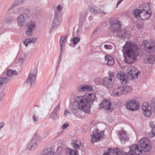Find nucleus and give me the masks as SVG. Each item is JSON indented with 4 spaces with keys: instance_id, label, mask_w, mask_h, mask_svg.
Instances as JSON below:
<instances>
[{
    "instance_id": "f257e3e1",
    "label": "nucleus",
    "mask_w": 155,
    "mask_h": 155,
    "mask_svg": "<svg viewBox=\"0 0 155 155\" xmlns=\"http://www.w3.org/2000/svg\"><path fill=\"white\" fill-rule=\"evenodd\" d=\"M95 94H91L88 96L87 95L83 96H78L75 98V101L73 103L71 112L77 115L79 111L82 110L85 114L90 111L91 105L93 104L94 101H97Z\"/></svg>"
},
{
    "instance_id": "f03ea898",
    "label": "nucleus",
    "mask_w": 155,
    "mask_h": 155,
    "mask_svg": "<svg viewBox=\"0 0 155 155\" xmlns=\"http://www.w3.org/2000/svg\"><path fill=\"white\" fill-rule=\"evenodd\" d=\"M122 51L124 54V61L129 64H132L137 60L139 54L140 50L134 42H126L123 47Z\"/></svg>"
},
{
    "instance_id": "7ed1b4c3",
    "label": "nucleus",
    "mask_w": 155,
    "mask_h": 155,
    "mask_svg": "<svg viewBox=\"0 0 155 155\" xmlns=\"http://www.w3.org/2000/svg\"><path fill=\"white\" fill-rule=\"evenodd\" d=\"M150 141L147 138L143 137L141 138L139 141V145L134 144L129 147L130 151L125 152V155H140L142 152H149L151 149L150 145Z\"/></svg>"
},
{
    "instance_id": "20e7f679",
    "label": "nucleus",
    "mask_w": 155,
    "mask_h": 155,
    "mask_svg": "<svg viewBox=\"0 0 155 155\" xmlns=\"http://www.w3.org/2000/svg\"><path fill=\"white\" fill-rule=\"evenodd\" d=\"M126 74L123 72H120L117 75V78L122 85H125L128 81L127 77H131L132 79L137 78L140 74V72L134 66H131L127 69Z\"/></svg>"
},
{
    "instance_id": "39448f33",
    "label": "nucleus",
    "mask_w": 155,
    "mask_h": 155,
    "mask_svg": "<svg viewBox=\"0 0 155 155\" xmlns=\"http://www.w3.org/2000/svg\"><path fill=\"white\" fill-rule=\"evenodd\" d=\"M142 45L145 47L144 50L147 53L153 52L155 50V41L154 40L143 41Z\"/></svg>"
},
{
    "instance_id": "423d86ee",
    "label": "nucleus",
    "mask_w": 155,
    "mask_h": 155,
    "mask_svg": "<svg viewBox=\"0 0 155 155\" xmlns=\"http://www.w3.org/2000/svg\"><path fill=\"white\" fill-rule=\"evenodd\" d=\"M104 83L103 86L108 89H111L114 87V78L112 75H109L108 77L104 78Z\"/></svg>"
},
{
    "instance_id": "0eeeda50",
    "label": "nucleus",
    "mask_w": 155,
    "mask_h": 155,
    "mask_svg": "<svg viewBox=\"0 0 155 155\" xmlns=\"http://www.w3.org/2000/svg\"><path fill=\"white\" fill-rule=\"evenodd\" d=\"M41 140V138L38 134H35L31 140L28 144V149L31 150L34 149L40 143Z\"/></svg>"
},
{
    "instance_id": "6e6552de",
    "label": "nucleus",
    "mask_w": 155,
    "mask_h": 155,
    "mask_svg": "<svg viewBox=\"0 0 155 155\" xmlns=\"http://www.w3.org/2000/svg\"><path fill=\"white\" fill-rule=\"evenodd\" d=\"M125 105L127 109L133 111L139 109L140 104L135 99H132L128 100L126 103Z\"/></svg>"
},
{
    "instance_id": "1a4fd4ad",
    "label": "nucleus",
    "mask_w": 155,
    "mask_h": 155,
    "mask_svg": "<svg viewBox=\"0 0 155 155\" xmlns=\"http://www.w3.org/2000/svg\"><path fill=\"white\" fill-rule=\"evenodd\" d=\"M37 72V68L35 69V68L31 69L29 74L28 79L25 81V82L28 84H30L31 87L32 86V84L34 83L36 79Z\"/></svg>"
},
{
    "instance_id": "9d476101",
    "label": "nucleus",
    "mask_w": 155,
    "mask_h": 155,
    "mask_svg": "<svg viewBox=\"0 0 155 155\" xmlns=\"http://www.w3.org/2000/svg\"><path fill=\"white\" fill-rule=\"evenodd\" d=\"M30 20L29 16L26 14L20 15L17 19L18 25L21 26H26Z\"/></svg>"
},
{
    "instance_id": "9b49d317",
    "label": "nucleus",
    "mask_w": 155,
    "mask_h": 155,
    "mask_svg": "<svg viewBox=\"0 0 155 155\" xmlns=\"http://www.w3.org/2000/svg\"><path fill=\"white\" fill-rule=\"evenodd\" d=\"M110 29L113 32H116L118 33L121 27L122 24L121 21L117 20L114 22L110 23Z\"/></svg>"
},
{
    "instance_id": "f8f14e48",
    "label": "nucleus",
    "mask_w": 155,
    "mask_h": 155,
    "mask_svg": "<svg viewBox=\"0 0 155 155\" xmlns=\"http://www.w3.org/2000/svg\"><path fill=\"white\" fill-rule=\"evenodd\" d=\"M54 17L53 22L51 24V29L49 31L50 33L52 31H54L58 28V26L61 24V21L59 16L58 14H55Z\"/></svg>"
},
{
    "instance_id": "ddd939ff",
    "label": "nucleus",
    "mask_w": 155,
    "mask_h": 155,
    "mask_svg": "<svg viewBox=\"0 0 155 155\" xmlns=\"http://www.w3.org/2000/svg\"><path fill=\"white\" fill-rule=\"evenodd\" d=\"M99 105L101 108H104L107 110L108 112H111L113 110V108L111 107V103L109 100L104 98Z\"/></svg>"
},
{
    "instance_id": "4468645a",
    "label": "nucleus",
    "mask_w": 155,
    "mask_h": 155,
    "mask_svg": "<svg viewBox=\"0 0 155 155\" xmlns=\"http://www.w3.org/2000/svg\"><path fill=\"white\" fill-rule=\"evenodd\" d=\"M95 129V131L93 132V134L91 137V140L92 143L100 140L101 138L102 134L103 133L102 131H101V133H99L97 129Z\"/></svg>"
},
{
    "instance_id": "2eb2a0df",
    "label": "nucleus",
    "mask_w": 155,
    "mask_h": 155,
    "mask_svg": "<svg viewBox=\"0 0 155 155\" xmlns=\"http://www.w3.org/2000/svg\"><path fill=\"white\" fill-rule=\"evenodd\" d=\"M146 133L147 136L151 138L154 137L155 135V125L153 123H150L149 126L146 130Z\"/></svg>"
},
{
    "instance_id": "dca6fc26",
    "label": "nucleus",
    "mask_w": 155,
    "mask_h": 155,
    "mask_svg": "<svg viewBox=\"0 0 155 155\" xmlns=\"http://www.w3.org/2000/svg\"><path fill=\"white\" fill-rule=\"evenodd\" d=\"M60 110V104H58L51 113L50 117L53 120H56L59 117V112Z\"/></svg>"
},
{
    "instance_id": "f3484780",
    "label": "nucleus",
    "mask_w": 155,
    "mask_h": 155,
    "mask_svg": "<svg viewBox=\"0 0 155 155\" xmlns=\"http://www.w3.org/2000/svg\"><path fill=\"white\" fill-rule=\"evenodd\" d=\"M152 14L151 10H149V11H141L140 17L141 19L143 20H144L149 18Z\"/></svg>"
},
{
    "instance_id": "a211bd4d",
    "label": "nucleus",
    "mask_w": 155,
    "mask_h": 155,
    "mask_svg": "<svg viewBox=\"0 0 155 155\" xmlns=\"http://www.w3.org/2000/svg\"><path fill=\"white\" fill-rule=\"evenodd\" d=\"M124 87L123 86L118 87L117 88H114L113 91V94L115 96H120L123 94H124Z\"/></svg>"
},
{
    "instance_id": "6ab92c4d",
    "label": "nucleus",
    "mask_w": 155,
    "mask_h": 155,
    "mask_svg": "<svg viewBox=\"0 0 155 155\" xmlns=\"http://www.w3.org/2000/svg\"><path fill=\"white\" fill-rule=\"evenodd\" d=\"M119 134V139L122 143H124L126 141L129 139L128 136L126 134V132L124 130L120 132Z\"/></svg>"
},
{
    "instance_id": "aec40b11",
    "label": "nucleus",
    "mask_w": 155,
    "mask_h": 155,
    "mask_svg": "<svg viewBox=\"0 0 155 155\" xmlns=\"http://www.w3.org/2000/svg\"><path fill=\"white\" fill-rule=\"evenodd\" d=\"M35 25V23L34 22H31L30 24L28 26L27 29L26 34L29 36L31 35L33 33V30L34 29Z\"/></svg>"
},
{
    "instance_id": "412c9836",
    "label": "nucleus",
    "mask_w": 155,
    "mask_h": 155,
    "mask_svg": "<svg viewBox=\"0 0 155 155\" xmlns=\"http://www.w3.org/2000/svg\"><path fill=\"white\" fill-rule=\"evenodd\" d=\"M90 11L92 14L93 15L97 14H105L102 10L100 9V8L96 6L90 9Z\"/></svg>"
},
{
    "instance_id": "4be33fe9",
    "label": "nucleus",
    "mask_w": 155,
    "mask_h": 155,
    "mask_svg": "<svg viewBox=\"0 0 155 155\" xmlns=\"http://www.w3.org/2000/svg\"><path fill=\"white\" fill-rule=\"evenodd\" d=\"M105 60L107 61V64L108 65L112 66L114 65L115 63V60L113 57L110 55H105Z\"/></svg>"
},
{
    "instance_id": "5701e85b",
    "label": "nucleus",
    "mask_w": 155,
    "mask_h": 155,
    "mask_svg": "<svg viewBox=\"0 0 155 155\" xmlns=\"http://www.w3.org/2000/svg\"><path fill=\"white\" fill-rule=\"evenodd\" d=\"M67 35L66 36H62L60 38L59 42L60 50H61V52L62 51V49H63V46H65L67 42Z\"/></svg>"
},
{
    "instance_id": "b1692460",
    "label": "nucleus",
    "mask_w": 155,
    "mask_h": 155,
    "mask_svg": "<svg viewBox=\"0 0 155 155\" xmlns=\"http://www.w3.org/2000/svg\"><path fill=\"white\" fill-rule=\"evenodd\" d=\"M140 13V9H136L132 12V16L134 18H136L138 19L140 18L141 19Z\"/></svg>"
},
{
    "instance_id": "393cba45",
    "label": "nucleus",
    "mask_w": 155,
    "mask_h": 155,
    "mask_svg": "<svg viewBox=\"0 0 155 155\" xmlns=\"http://www.w3.org/2000/svg\"><path fill=\"white\" fill-rule=\"evenodd\" d=\"M119 33L120 35L119 37L120 38L122 37L126 38L127 36H128L129 34V31L125 29H122L121 31H120Z\"/></svg>"
},
{
    "instance_id": "a878e982",
    "label": "nucleus",
    "mask_w": 155,
    "mask_h": 155,
    "mask_svg": "<svg viewBox=\"0 0 155 155\" xmlns=\"http://www.w3.org/2000/svg\"><path fill=\"white\" fill-rule=\"evenodd\" d=\"M65 152L67 155H79L78 151L76 150H72L68 148L66 149Z\"/></svg>"
},
{
    "instance_id": "bb28decb",
    "label": "nucleus",
    "mask_w": 155,
    "mask_h": 155,
    "mask_svg": "<svg viewBox=\"0 0 155 155\" xmlns=\"http://www.w3.org/2000/svg\"><path fill=\"white\" fill-rule=\"evenodd\" d=\"M10 80L9 78L6 77L0 78V88L3 84L8 83Z\"/></svg>"
},
{
    "instance_id": "cd10ccee",
    "label": "nucleus",
    "mask_w": 155,
    "mask_h": 155,
    "mask_svg": "<svg viewBox=\"0 0 155 155\" xmlns=\"http://www.w3.org/2000/svg\"><path fill=\"white\" fill-rule=\"evenodd\" d=\"M54 152L51 148H48L45 149L42 153V155H54Z\"/></svg>"
},
{
    "instance_id": "c85d7f7f",
    "label": "nucleus",
    "mask_w": 155,
    "mask_h": 155,
    "mask_svg": "<svg viewBox=\"0 0 155 155\" xmlns=\"http://www.w3.org/2000/svg\"><path fill=\"white\" fill-rule=\"evenodd\" d=\"M6 75L7 76H12L13 74L16 75L17 73L15 70H13L11 69H8L6 72Z\"/></svg>"
},
{
    "instance_id": "c756f323",
    "label": "nucleus",
    "mask_w": 155,
    "mask_h": 155,
    "mask_svg": "<svg viewBox=\"0 0 155 155\" xmlns=\"http://www.w3.org/2000/svg\"><path fill=\"white\" fill-rule=\"evenodd\" d=\"M104 78L103 79L100 78H96L94 80V81L96 84L98 85H102L104 83Z\"/></svg>"
},
{
    "instance_id": "7c9ffc66",
    "label": "nucleus",
    "mask_w": 155,
    "mask_h": 155,
    "mask_svg": "<svg viewBox=\"0 0 155 155\" xmlns=\"http://www.w3.org/2000/svg\"><path fill=\"white\" fill-rule=\"evenodd\" d=\"M139 8H141L140 9V11H149V10H151L149 7V5L147 4H143L142 5H140L139 6Z\"/></svg>"
},
{
    "instance_id": "2f4dec72",
    "label": "nucleus",
    "mask_w": 155,
    "mask_h": 155,
    "mask_svg": "<svg viewBox=\"0 0 155 155\" xmlns=\"http://www.w3.org/2000/svg\"><path fill=\"white\" fill-rule=\"evenodd\" d=\"M154 56L153 55H150L147 58L146 61L147 64H153L154 62Z\"/></svg>"
},
{
    "instance_id": "473e14b6",
    "label": "nucleus",
    "mask_w": 155,
    "mask_h": 155,
    "mask_svg": "<svg viewBox=\"0 0 155 155\" xmlns=\"http://www.w3.org/2000/svg\"><path fill=\"white\" fill-rule=\"evenodd\" d=\"M114 153H116L115 148L114 149L109 148L102 155H111V154H113Z\"/></svg>"
},
{
    "instance_id": "72a5a7b5",
    "label": "nucleus",
    "mask_w": 155,
    "mask_h": 155,
    "mask_svg": "<svg viewBox=\"0 0 155 155\" xmlns=\"http://www.w3.org/2000/svg\"><path fill=\"white\" fill-rule=\"evenodd\" d=\"M124 94H126L128 92H131L133 90L132 87L130 86H126L124 87Z\"/></svg>"
},
{
    "instance_id": "f704fd0d",
    "label": "nucleus",
    "mask_w": 155,
    "mask_h": 155,
    "mask_svg": "<svg viewBox=\"0 0 155 155\" xmlns=\"http://www.w3.org/2000/svg\"><path fill=\"white\" fill-rule=\"evenodd\" d=\"M143 111V115L146 116V117H149L151 115V111L148 109H144L142 110Z\"/></svg>"
},
{
    "instance_id": "c9c22d12",
    "label": "nucleus",
    "mask_w": 155,
    "mask_h": 155,
    "mask_svg": "<svg viewBox=\"0 0 155 155\" xmlns=\"http://www.w3.org/2000/svg\"><path fill=\"white\" fill-rule=\"evenodd\" d=\"M150 107L152 110H153L155 112V98H153L151 100Z\"/></svg>"
},
{
    "instance_id": "e433bc0d",
    "label": "nucleus",
    "mask_w": 155,
    "mask_h": 155,
    "mask_svg": "<svg viewBox=\"0 0 155 155\" xmlns=\"http://www.w3.org/2000/svg\"><path fill=\"white\" fill-rule=\"evenodd\" d=\"M115 150H116L115 153L117 155H123V152L122 150H121L120 149L118 148H115Z\"/></svg>"
},
{
    "instance_id": "4c0bfd02",
    "label": "nucleus",
    "mask_w": 155,
    "mask_h": 155,
    "mask_svg": "<svg viewBox=\"0 0 155 155\" xmlns=\"http://www.w3.org/2000/svg\"><path fill=\"white\" fill-rule=\"evenodd\" d=\"M40 111V109L39 108L38 106L36 105L34 107L33 109L32 110V111H33L34 113H39V111Z\"/></svg>"
},
{
    "instance_id": "58836bf2",
    "label": "nucleus",
    "mask_w": 155,
    "mask_h": 155,
    "mask_svg": "<svg viewBox=\"0 0 155 155\" xmlns=\"http://www.w3.org/2000/svg\"><path fill=\"white\" fill-rule=\"evenodd\" d=\"M77 89L78 91H85L86 89L85 87V84H82L81 85L79 86L78 87Z\"/></svg>"
},
{
    "instance_id": "ea45409f",
    "label": "nucleus",
    "mask_w": 155,
    "mask_h": 155,
    "mask_svg": "<svg viewBox=\"0 0 155 155\" xmlns=\"http://www.w3.org/2000/svg\"><path fill=\"white\" fill-rule=\"evenodd\" d=\"M80 40L79 38L77 37H74L73 38V43L74 44H77Z\"/></svg>"
},
{
    "instance_id": "a19ab883",
    "label": "nucleus",
    "mask_w": 155,
    "mask_h": 155,
    "mask_svg": "<svg viewBox=\"0 0 155 155\" xmlns=\"http://www.w3.org/2000/svg\"><path fill=\"white\" fill-rule=\"evenodd\" d=\"M150 106L149 104L147 102H144L143 103L142 108V110L145 109H147V108Z\"/></svg>"
},
{
    "instance_id": "79ce46f5",
    "label": "nucleus",
    "mask_w": 155,
    "mask_h": 155,
    "mask_svg": "<svg viewBox=\"0 0 155 155\" xmlns=\"http://www.w3.org/2000/svg\"><path fill=\"white\" fill-rule=\"evenodd\" d=\"M85 87L86 89H85V91H91L92 89V87L90 85H87L86 84H85Z\"/></svg>"
},
{
    "instance_id": "37998d69",
    "label": "nucleus",
    "mask_w": 155,
    "mask_h": 155,
    "mask_svg": "<svg viewBox=\"0 0 155 155\" xmlns=\"http://www.w3.org/2000/svg\"><path fill=\"white\" fill-rule=\"evenodd\" d=\"M104 48L107 49H111L112 48V46L110 45H104Z\"/></svg>"
},
{
    "instance_id": "c03bdc74",
    "label": "nucleus",
    "mask_w": 155,
    "mask_h": 155,
    "mask_svg": "<svg viewBox=\"0 0 155 155\" xmlns=\"http://www.w3.org/2000/svg\"><path fill=\"white\" fill-rule=\"evenodd\" d=\"M100 27L96 29L94 32V33H97L98 34H100L101 32V30L100 29Z\"/></svg>"
},
{
    "instance_id": "a18cd8bd",
    "label": "nucleus",
    "mask_w": 155,
    "mask_h": 155,
    "mask_svg": "<svg viewBox=\"0 0 155 155\" xmlns=\"http://www.w3.org/2000/svg\"><path fill=\"white\" fill-rule=\"evenodd\" d=\"M71 145L74 148H77L79 147V145L74 142L71 143Z\"/></svg>"
},
{
    "instance_id": "49530a36",
    "label": "nucleus",
    "mask_w": 155,
    "mask_h": 155,
    "mask_svg": "<svg viewBox=\"0 0 155 155\" xmlns=\"http://www.w3.org/2000/svg\"><path fill=\"white\" fill-rule=\"evenodd\" d=\"M35 116H33V120L34 122L35 123L37 122L38 121V119L35 117V114H34Z\"/></svg>"
},
{
    "instance_id": "de8ad7c7",
    "label": "nucleus",
    "mask_w": 155,
    "mask_h": 155,
    "mask_svg": "<svg viewBox=\"0 0 155 155\" xmlns=\"http://www.w3.org/2000/svg\"><path fill=\"white\" fill-rule=\"evenodd\" d=\"M13 21V19L12 18H8L6 21V23L8 24H10Z\"/></svg>"
},
{
    "instance_id": "09e8293b",
    "label": "nucleus",
    "mask_w": 155,
    "mask_h": 155,
    "mask_svg": "<svg viewBox=\"0 0 155 155\" xmlns=\"http://www.w3.org/2000/svg\"><path fill=\"white\" fill-rule=\"evenodd\" d=\"M63 52V49H62V52H61V50H60V55H59V58H58V59H59V61H58V64H59L60 62H61V58H62V53Z\"/></svg>"
},
{
    "instance_id": "8fccbe9b",
    "label": "nucleus",
    "mask_w": 155,
    "mask_h": 155,
    "mask_svg": "<svg viewBox=\"0 0 155 155\" xmlns=\"http://www.w3.org/2000/svg\"><path fill=\"white\" fill-rule=\"evenodd\" d=\"M69 126V124L68 123H64L62 126V129H66Z\"/></svg>"
},
{
    "instance_id": "3c124183",
    "label": "nucleus",
    "mask_w": 155,
    "mask_h": 155,
    "mask_svg": "<svg viewBox=\"0 0 155 155\" xmlns=\"http://www.w3.org/2000/svg\"><path fill=\"white\" fill-rule=\"evenodd\" d=\"M64 114L67 116H70L71 114V113L68 111H67L66 110H64Z\"/></svg>"
},
{
    "instance_id": "603ef678",
    "label": "nucleus",
    "mask_w": 155,
    "mask_h": 155,
    "mask_svg": "<svg viewBox=\"0 0 155 155\" xmlns=\"http://www.w3.org/2000/svg\"><path fill=\"white\" fill-rule=\"evenodd\" d=\"M62 8V7L60 5H59L57 8V10L59 11H60L61 10Z\"/></svg>"
},
{
    "instance_id": "864d4df0",
    "label": "nucleus",
    "mask_w": 155,
    "mask_h": 155,
    "mask_svg": "<svg viewBox=\"0 0 155 155\" xmlns=\"http://www.w3.org/2000/svg\"><path fill=\"white\" fill-rule=\"evenodd\" d=\"M37 41V39L36 38H31V42L33 43H35Z\"/></svg>"
},
{
    "instance_id": "5fc2aeb1",
    "label": "nucleus",
    "mask_w": 155,
    "mask_h": 155,
    "mask_svg": "<svg viewBox=\"0 0 155 155\" xmlns=\"http://www.w3.org/2000/svg\"><path fill=\"white\" fill-rule=\"evenodd\" d=\"M28 42V41H27V40L26 39H25V40L23 41V43L26 47L28 46V44H29Z\"/></svg>"
},
{
    "instance_id": "6e6d98bb",
    "label": "nucleus",
    "mask_w": 155,
    "mask_h": 155,
    "mask_svg": "<svg viewBox=\"0 0 155 155\" xmlns=\"http://www.w3.org/2000/svg\"><path fill=\"white\" fill-rule=\"evenodd\" d=\"M18 5L17 4L14 3L12 4L10 7L12 8H13L15 6H17Z\"/></svg>"
},
{
    "instance_id": "4d7b16f0",
    "label": "nucleus",
    "mask_w": 155,
    "mask_h": 155,
    "mask_svg": "<svg viewBox=\"0 0 155 155\" xmlns=\"http://www.w3.org/2000/svg\"><path fill=\"white\" fill-rule=\"evenodd\" d=\"M88 12L86 11V12H85L84 14V18H86L87 17V15H88Z\"/></svg>"
},
{
    "instance_id": "13d9d810",
    "label": "nucleus",
    "mask_w": 155,
    "mask_h": 155,
    "mask_svg": "<svg viewBox=\"0 0 155 155\" xmlns=\"http://www.w3.org/2000/svg\"><path fill=\"white\" fill-rule=\"evenodd\" d=\"M4 124L3 122H2L0 123V129H2L4 126Z\"/></svg>"
},
{
    "instance_id": "bf43d9fd",
    "label": "nucleus",
    "mask_w": 155,
    "mask_h": 155,
    "mask_svg": "<svg viewBox=\"0 0 155 155\" xmlns=\"http://www.w3.org/2000/svg\"><path fill=\"white\" fill-rule=\"evenodd\" d=\"M26 39H27V41H28V42L29 44L31 42V38H27Z\"/></svg>"
},
{
    "instance_id": "052dcab7",
    "label": "nucleus",
    "mask_w": 155,
    "mask_h": 155,
    "mask_svg": "<svg viewBox=\"0 0 155 155\" xmlns=\"http://www.w3.org/2000/svg\"><path fill=\"white\" fill-rule=\"evenodd\" d=\"M123 0H119L117 3V6L119 5Z\"/></svg>"
},
{
    "instance_id": "680f3d73",
    "label": "nucleus",
    "mask_w": 155,
    "mask_h": 155,
    "mask_svg": "<svg viewBox=\"0 0 155 155\" xmlns=\"http://www.w3.org/2000/svg\"><path fill=\"white\" fill-rule=\"evenodd\" d=\"M12 8H11L10 7L8 9V10L7 12H9L10 10H12Z\"/></svg>"
},
{
    "instance_id": "e2e57ef3",
    "label": "nucleus",
    "mask_w": 155,
    "mask_h": 155,
    "mask_svg": "<svg viewBox=\"0 0 155 155\" xmlns=\"http://www.w3.org/2000/svg\"><path fill=\"white\" fill-rule=\"evenodd\" d=\"M25 11H27L28 13H29L30 12L29 10L28 9H25Z\"/></svg>"
},
{
    "instance_id": "0e129e2a",
    "label": "nucleus",
    "mask_w": 155,
    "mask_h": 155,
    "mask_svg": "<svg viewBox=\"0 0 155 155\" xmlns=\"http://www.w3.org/2000/svg\"><path fill=\"white\" fill-rule=\"evenodd\" d=\"M82 25H83L82 24H81V25L80 24H79V27H82Z\"/></svg>"
},
{
    "instance_id": "69168bd1",
    "label": "nucleus",
    "mask_w": 155,
    "mask_h": 155,
    "mask_svg": "<svg viewBox=\"0 0 155 155\" xmlns=\"http://www.w3.org/2000/svg\"><path fill=\"white\" fill-rule=\"evenodd\" d=\"M80 48V46H79L78 47V48L77 49H79V48Z\"/></svg>"
},
{
    "instance_id": "338daca9",
    "label": "nucleus",
    "mask_w": 155,
    "mask_h": 155,
    "mask_svg": "<svg viewBox=\"0 0 155 155\" xmlns=\"http://www.w3.org/2000/svg\"><path fill=\"white\" fill-rule=\"evenodd\" d=\"M24 12L25 13V14H27V12H25V11Z\"/></svg>"
}]
</instances>
